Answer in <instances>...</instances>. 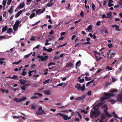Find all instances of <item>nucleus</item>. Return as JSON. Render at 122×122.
<instances>
[{"instance_id":"56","label":"nucleus","mask_w":122,"mask_h":122,"mask_svg":"<svg viewBox=\"0 0 122 122\" xmlns=\"http://www.w3.org/2000/svg\"><path fill=\"white\" fill-rule=\"evenodd\" d=\"M92 8H93V10H94V9H95V5H94V4L93 3H92Z\"/></svg>"},{"instance_id":"50","label":"nucleus","mask_w":122,"mask_h":122,"mask_svg":"<svg viewBox=\"0 0 122 122\" xmlns=\"http://www.w3.org/2000/svg\"><path fill=\"white\" fill-rule=\"evenodd\" d=\"M50 81V79H49L48 80H46L44 82H43V83L44 84H47L49 81Z\"/></svg>"},{"instance_id":"27","label":"nucleus","mask_w":122,"mask_h":122,"mask_svg":"<svg viewBox=\"0 0 122 122\" xmlns=\"http://www.w3.org/2000/svg\"><path fill=\"white\" fill-rule=\"evenodd\" d=\"M106 69L109 71L112 70L113 69L112 67H109V66H107L106 67Z\"/></svg>"},{"instance_id":"19","label":"nucleus","mask_w":122,"mask_h":122,"mask_svg":"<svg viewBox=\"0 0 122 122\" xmlns=\"http://www.w3.org/2000/svg\"><path fill=\"white\" fill-rule=\"evenodd\" d=\"M102 108L103 109L104 112L106 111V110L107 109L108 107L106 105H105L102 107Z\"/></svg>"},{"instance_id":"13","label":"nucleus","mask_w":122,"mask_h":122,"mask_svg":"<svg viewBox=\"0 0 122 122\" xmlns=\"http://www.w3.org/2000/svg\"><path fill=\"white\" fill-rule=\"evenodd\" d=\"M46 95H50L51 94V91L49 90L45 91L43 92Z\"/></svg>"},{"instance_id":"36","label":"nucleus","mask_w":122,"mask_h":122,"mask_svg":"<svg viewBox=\"0 0 122 122\" xmlns=\"http://www.w3.org/2000/svg\"><path fill=\"white\" fill-rule=\"evenodd\" d=\"M35 14L34 13H33L32 14L30 15V19L32 18L33 17H34L35 15Z\"/></svg>"},{"instance_id":"24","label":"nucleus","mask_w":122,"mask_h":122,"mask_svg":"<svg viewBox=\"0 0 122 122\" xmlns=\"http://www.w3.org/2000/svg\"><path fill=\"white\" fill-rule=\"evenodd\" d=\"M112 114L113 115L114 117L116 118L119 119V118L117 114H116L114 112H112Z\"/></svg>"},{"instance_id":"41","label":"nucleus","mask_w":122,"mask_h":122,"mask_svg":"<svg viewBox=\"0 0 122 122\" xmlns=\"http://www.w3.org/2000/svg\"><path fill=\"white\" fill-rule=\"evenodd\" d=\"M26 87L25 86H23L21 87V88L22 91H25V90Z\"/></svg>"},{"instance_id":"57","label":"nucleus","mask_w":122,"mask_h":122,"mask_svg":"<svg viewBox=\"0 0 122 122\" xmlns=\"http://www.w3.org/2000/svg\"><path fill=\"white\" fill-rule=\"evenodd\" d=\"M17 76L16 75H14L12 77V79H14L17 78Z\"/></svg>"},{"instance_id":"3","label":"nucleus","mask_w":122,"mask_h":122,"mask_svg":"<svg viewBox=\"0 0 122 122\" xmlns=\"http://www.w3.org/2000/svg\"><path fill=\"white\" fill-rule=\"evenodd\" d=\"M75 87L77 88V89L79 91L81 90L82 92L84 91L85 89V85H83V86L81 87L80 84L77 83L76 85L75 86Z\"/></svg>"},{"instance_id":"34","label":"nucleus","mask_w":122,"mask_h":122,"mask_svg":"<svg viewBox=\"0 0 122 122\" xmlns=\"http://www.w3.org/2000/svg\"><path fill=\"white\" fill-rule=\"evenodd\" d=\"M53 4L50 2H49L47 5L46 6L48 7H51L52 5Z\"/></svg>"},{"instance_id":"47","label":"nucleus","mask_w":122,"mask_h":122,"mask_svg":"<svg viewBox=\"0 0 122 122\" xmlns=\"http://www.w3.org/2000/svg\"><path fill=\"white\" fill-rule=\"evenodd\" d=\"M52 49L51 48H50L49 49H47V51L48 52H51L52 51Z\"/></svg>"},{"instance_id":"17","label":"nucleus","mask_w":122,"mask_h":122,"mask_svg":"<svg viewBox=\"0 0 122 122\" xmlns=\"http://www.w3.org/2000/svg\"><path fill=\"white\" fill-rule=\"evenodd\" d=\"M104 112L105 114L107 117H112L111 115L108 113L107 111H106Z\"/></svg>"},{"instance_id":"62","label":"nucleus","mask_w":122,"mask_h":122,"mask_svg":"<svg viewBox=\"0 0 122 122\" xmlns=\"http://www.w3.org/2000/svg\"><path fill=\"white\" fill-rule=\"evenodd\" d=\"M81 112L84 113L85 114H87V111H85L83 110H81Z\"/></svg>"},{"instance_id":"12","label":"nucleus","mask_w":122,"mask_h":122,"mask_svg":"<svg viewBox=\"0 0 122 122\" xmlns=\"http://www.w3.org/2000/svg\"><path fill=\"white\" fill-rule=\"evenodd\" d=\"M117 99L118 101L122 102V95L120 94L118 95L117 96Z\"/></svg>"},{"instance_id":"18","label":"nucleus","mask_w":122,"mask_h":122,"mask_svg":"<svg viewBox=\"0 0 122 122\" xmlns=\"http://www.w3.org/2000/svg\"><path fill=\"white\" fill-rule=\"evenodd\" d=\"M13 31L12 29L11 28H9L7 31V33L8 34L11 33Z\"/></svg>"},{"instance_id":"45","label":"nucleus","mask_w":122,"mask_h":122,"mask_svg":"<svg viewBox=\"0 0 122 122\" xmlns=\"http://www.w3.org/2000/svg\"><path fill=\"white\" fill-rule=\"evenodd\" d=\"M35 98H38V97L36 96H32L30 97V99H34Z\"/></svg>"},{"instance_id":"25","label":"nucleus","mask_w":122,"mask_h":122,"mask_svg":"<svg viewBox=\"0 0 122 122\" xmlns=\"http://www.w3.org/2000/svg\"><path fill=\"white\" fill-rule=\"evenodd\" d=\"M83 98V97H80L76 98L75 99L77 100L80 101L82 100Z\"/></svg>"},{"instance_id":"46","label":"nucleus","mask_w":122,"mask_h":122,"mask_svg":"<svg viewBox=\"0 0 122 122\" xmlns=\"http://www.w3.org/2000/svg\"><path fill=\"white\" fill-rule=\"evenodd\" d=\"M20 60L19 61H17V62H15L14 63H13V64H15V65H17L18 64L20 63Z\"/></svg>"},{"instance_id":"64","label":"nucleus","mask_w":122,"mask_h":122,"mask_svg":"<svg viewBox=\"0 0 122 122\" xmlns=\"http://www.w3.org/2000/svg\"><path fill=\"white\" fill-rule=\"evenodd\" d=\"M35 65L34 64H33L32 65V66H31V68H32V69H33L35 68Z\"/></svg>"},{"instance_id":"51","label":"nucleus","mask_w":122,"mask_h":122,"mask_svg":"<svg viewBox=\"0 0 122 122\" xmlns=\"http://www.w3.org/2000/svg\"><path fill=\"white\" fill-rule=\"evenodd\" d=\"M108 46L110 48H111L112 47V44L110 43L108 44Z\"/></svg>"},{"instance_id":"61","label":"nucleus","mask_w":122,"mask_h":122,"mask_svg":"<svg viewBox=\"0 0 122 122\" xmlns=\"http://www.w3.org/2000/svg\"><path fill=\"white\" fill-rule=\"evenodd\" d=\"M102 18H107V16H106V15L105 14H103L102 15Z\"/></svg>"},{"instance_id":"37","label":"nucleus","mask_w":122,"mask_h":122,"mask_svg":"<svg viewBox=\"0 0 122 122\" xmlns=\"http://www.w3.org/2000/svg\"><path fill=\"white\" fill-rule=\"evenodd\" d=\"M79 64H80V61H79L77 62L76 64V67L77 66H80Z\"/></svg>"},{"instance_id":"21","label":"nucleus","mask_w":122,"mask_h":122,"mask_svg":"<svg viewBox=\"0 0 122 122\" xmlns=\"http://www.w3.org/2000/svg\"><path fill=\"white\" fill-rule=\"evenodd\" d=\"M20 83L22 85L25 84L26 83V81L23 79L20 80Z\"/></svg>"},{"instance_id":"43","label":"nucleus","mask_w":122,"mask_h":122,"mask_svg":"<svg viewBox=\"0 0 122 122\" xmlns=\"http://www.w3.org/2000/svg\"><path fill=\"white\" fill-rule=\"evenodd\" d=\"M32 53V52L31 53H30V54H27V55H25L24 56V57L25 58H28L29 56Z\"/></svg>"},{"instance_id":"28","label":"nucleus","mask_w":122,"mask_h":122,"mask_svg":"<svg viewBox=\"0 0 122 122\" xmlns=\"http://www.w3.org/2000/svg\"><path fill=\"white\" fill-rule=\"evenodd\" d=\"M117 91V89H112L110 91V92L111 93L115 92H116Z\"/></svg>"},{"instance_id":"40","label":"nucleus","mask_w":122,"mask_h":122,"mask_svg":"<svg viewBox=\"0 0 122 122\" xmlns=\"http://www.w3.org/2000/svg\"><path fill=\"white\" fill-rule=\"evenodd\" d=\"M36 107V106L34 104H33L31 105V108L33 109H35Z\"/></svg>"},{"instance_id":"4","label":"nucleus","mask_w":122,"mask_h":122,"mask_svg":"<svg viewBox=\"0 0 122 122\" xmlns=\"http://www.w3.org/2000/svg\"><path fill=\"white\" fill-rule=\"evenodd\" d=\"M59 115L63 117V119L65 120H69L72 117V116H70L68 117L67 115L63 114L61 113H58L56 114V115Z\"/></svg>"},{"instance_id":"38","label":"nucleus","mask_w":122,"mask_h":122,"mask_svg":"<svg viewBox=\"0 0 122 122\" xmlns=\"http://www.w3.org/2000/svg\"><path fill=\"white\" fill-rule=\"evenodd\" d=\"M35 95H38L39 97H41L42 96V94L38 93H35L34 94Z\"/></svg>"},{"instance_id":"9","label":"nucleus","mask_w":122,"mask_h":122,"mask_svg":"<svg viewBox=\"0 0 122 122\" xmlns=\"http://www.w3.org/2000/svg\"><path fill=\"white\" fill-rule=\"evenodd\" d=\"M25 5V4L24 2L21 3L19 6L18 7L16 8V9H19V10L24 7Z\"/></svg>"},{"instance_id":"22","label":"nucleus","mask_w":122,"mask_h":122,"mask_svg":"<svg viewBox=\"0 0 122 122\" xmlns=\"http://www.w3.org/2000/svg\"><path fill=\"white\" fill-rule=\"evenodd\" d=\"M7 30V26H5L3 27L2 29V32H3Z\"/></svg>"},{"instance_id":"20","label":"nucleus","mask_w":122,"mask_h":122,"mask_svg":"<svg viewBox=\"0 0 122 122\" xmlns=\"http://www.w3.org/2000/svg\"><path fill=\"white\" fill-rule=\"evenodd\" d=\"M73 65V64L72 63H67L66 66V67H70L72 66Z\"/></svg>"},{"instance_id":"44","label":"nucleus","mask_w":122,"mask_h":122,"mask_svg":"<svg viewBox=\"0 0 122 122\" xmlns=\"http://www.w3.org/2000/svg\"><path fill=\"white\" fill-rule=\"evenodd\" d=\"M12 0H8L7 2V4L8 5H10L11 4Z\"/></svg>"},{"instance_id":"14","label":"nucleus","mask_w":122,"mask_h":122,"mask_svg":"<svg viewBox=\"0 0 122 122\" xmlns=\"http://www.w3.org/2000/svg\"><path fill=\"white\" fill-rule=\"evenodd\" d=\"M112 27L115 28V30L117 31H120V30L119 29V27L116 25H114L112 26Z\"/></svg>"},{"instance_id":"7","label":"nucleus","mask_w":122,"mask_h":122,"mask_svg":"<svg viewBox=\"0 0 122 122\" xmlns=\"http://www.w3.org/2000/svg\"><path fill=\"white\" fill-rule=\"evenodd\" d=\"M20 24V22L19 21H17L13 26V29L14 31H16V30L17 29L19 25Z\"/></svg>"},{"instance_id":"33","label":"nucleus","mask_w":122,"mask_h":122,"mask_svg":"<svg viewBox=\"0 0 122 122\" xmlns=\"http://www.w3.org/2000/svg\"><path fill=\"white\" fill-rule=\"evenodd\" d=\"M92 28V26L90 25H89L87 27V28L86 29V30H90Z\"/></svg>"},{"instance_id":"60","label":"nucleus","mask_w":122,"mask_h":122,"mask_svg":"<svg viewBox=\"0 0 122 122\" xmlns=\"http://www.w3.org/2000/svg\"><path fill=\"white\" fill-rule=\"evenodd\" d=\"M105 49V48L104 47L102 48L101 49H100L99 50V51L101 52L103 50Z\"/></svg>"},{"instance_id":"1","label":"nucleus","mask_w":122,"mask_h":122,"mask_svg":"<svg viewBox=\"0 0 122 122\" xmlns=\"http://www.w3.org/2000/svg\"><path fill=\"white\" fill-rule=\"evenodd\" d=\"M101 105V103H100L94 107L93 108L94 110V111L91 110L90 116L91 118H96L100 115L101 112L98 110L99 108V106Z\"/></svg>"},{"instance_id":"29","label":"nucleus","mask_w":122,"mask_h":122,"mask_svg":"<svg viewBox=\"0 0 122 122\" xmlns=\"http://www.w3.org/2000/svg\"><path fill=\"white\" fill-rule=\"evenodd\" d=\"M105 118V116L103 114H102L101 116V120H104Z\"/></svg>"},{"instance_id":"30","label":"nucleus","mask_w":122,"mask_h":122,"mask_svg":"<svg viewBox=\"0 0 122 122\" xmlns=\"http://www.w3.org/2000/svg\"><path fill=\"white\" fill-rule=\"evenodd\" d=\"M112 13L111 12H109L108 13H107V18L110 17L111 16Z\"/></svg>"},{"instance_id":"58","label":"nucleus","mask_w":122,"mask_h":122,"mask_svg":"<svg viewBox=\"0 0 122 122\" xmlns=\"http://www.w3.org/2000/svg\"><path fill=\"white\" fill-rule=\"evenodd\" d=\"M36 37H35L34 36H32L30 39V40L33 41L34 40V39L36 38Z\"/></svg>"},{"instance_id":"2","label":"nucleus","mask_w":122,"mask_h":122,"mask_svg":"<svg viewBox=\"0 0 122 122\" xmlns=\"http://www.w3.org/2000/svg\"><path fill=\"white\" fill-rule=\"evenodd\" d=\"M104 95L105 96L102 97L101 98V101H103L105 100L109 99L110 97H112L114 95L113 94L109 93H105Z\"/></svg>"},{"instance_id":"10","label":"nucleus","mask_w":122,"mask_h":122,"mask_svg":"<svg viewBox=\"0 0 122 122\" xmlns=\"http://www.w3.org/2000/svg\"><path fill=\"white\" fill-rule=\"evenodd\" d=\"M25 10L24 9L21 10L18 12L15 15V17L17 18L20 15L22 12H24Z\"/></svg>"},{"instance_id":"16","label":"nucleus","mask_w":122,"mask_h":122,"mask_svg":"<svg viewBox=\"0 0 122 122\" xmlns=\"http://www.w3.org/2000/svg\"><path fill=\"white\" fill-rule=\"evenodd\" d=\"M13 8L14 6H11L10 9L8 11V12L10 14L12 13L13 12Z\"/></svg>"},{"instance_id":"35","label":"nucleus","mask_w":122,"mask_h":122,"mask_svg":"<svg viewBox=\"0 0 122 122\" xmlns=\"http://www.w3.org/2000/svg\"><path fill=\"white\" fill-rule=\"evenodd\" d=\"M95 56L96 59L97 61V62L99 60L101 59V57H98L96 55H95Z\"/></svg>"},{"instance_id":"63","label":"nucleus","mask_w":122,"mask_h":122,"mask_svg":"<svg viewBox=\"0 0 122 122\" xmlns=\"http://www.w3.org/2000/svg\"><path fill=\"white\" fill-rule=\"evenodd\" d=\"M63 83H60V84H58L57 85V86H62L63 85Z\"/></svg>"},{"instance_id":"23","label":"nucleus","mask_w":122,"mask_h":122,"mask_svg":"<svg viewBox=\"0 0 122 122\" xmlns=\"http://www.w3.org/2000/svg\"><path fill=\"white\" fill-rule=\"evenodd\" d=\"M6 0H3L2 2V4L3 5V7L5 8V7L6 5Z\"/></svg>"},{"instance_id":"6","label":"nucleus","mask_w":122,"mask_h":122,"mask_svg":"<svg viewBox=\"0 0 122 122\" xmlns=\"http://www.w3.org/2000/svg\"><path fill=\"white\" fill-rule=\"evenodd\" d=\"M37 115H41L42 113L44 114H46V113L44 111L42 110V107L41 106H40L39 107L38 109V111L37 112H36Z\"/></svg>"},{"instance_id":"31","label":"nucleus","mask_w":122,"mask_h":122,"mask_svg":"<svg viewBox=\"0 0 122 122\" xmlns=\"http://www.w3.org/2000/svg\"><path fill=\"white\" fill-rule=\"evenodd\" d=\"M94 52L95 54V55H96L95 54H97L98 55H99V56H101V53L99 52H97V51H94Z\"/></svg>"},{"instance_id":"32","label":"nucleus","mask_w":122,"mask_h":122,"mask_svg":"<svg viewBox=\"0 0 122 122\" xmlns=\"http://www.w3.org/2000/svg\"><path fill=\"white\" fill-rule=\"evenodd\" d=\"M41 10V9H38L37 11L36 12V15L38 14H40L41 13V12H40V11Z\"/></svg>"},{"instance_id":"5","label":"nucleus","mask_w":122,"mask_h":122,"mask_svg":"<svg viewBox=\"0 0 122 122\" xmlns=\"http://www.w3.org/2000/svg\"><path fill=\"white\" fill-rule=\"evenodd\" d=\"M26 99V97H22L20 98H15L13 99V100L17 102H19L24 101Z\"/></svg>"},{"instance_id":"53","label":"nucleus","mask_w":122,"mask_h":122,"mask_svg":"<svg viewBox=\"0 0 122 122\" xmlns=\"http://www.w3.org/2000/svg\"><path fill=\"white\" fill-rule=\"evenodd\" d=\"M91 91H89L87 93V94L88 96H90L91 95Z\"/></svg>"},{"instance_id":"42","label":"nucleus","mask_w":122,"mask_h":122,"mask_svg":"<svg viewBox=\"0 0 122 122\" xmlns=\"http://www.w3.org/2000/svg\"><path fill=\"white\" fill-rule=\"evenodd\" d=\"M85 78L86 81H89L91 80V79L89 77L87 76H85Z\"/></svg>"},{"instance_id":"26","label":"nucleus","mask_w":122,"mask_h":122,"mask_svg":"<svg viewBox=\"0 0 122 122\" xmlns=\"http://www.w3.org/2000/svg\"><path fill=\"white\" fill-rule=\"evenodd\" d=\"M41 0H34L33 2L35 5H37L38 4V2L41 1Z\"/></svg>"},{"instance_id":"55","label":"nucleus","mask_w":122,"mask_h":122,"mask_svg":"<svg viewBox=\"0 0 122 122\" xmlns=\"http://www.w3.org/2000/svg\"><path fill=\"white\" fill-rule=\"evenodd\" d=\"M101 22L99 21H98L97 22L96 25H100Z\"/></svg>"},{"instance_id":"8","label":"nucleus","mask_w":122,"mask_h":122,"mask_svg":"<svg viewBox=\"0 0 122 122\" xmlns=\"http://www.w3.org/2000/svg\"><path fill=\"white\" fill-rule=\"evenodd\" d=\"M37 57L40 59H41V61H44L46 60L48 58V56H45L44 57L43 56H38Z\"/></svg>"},{"instance_id":"54","label":"nucleus","mask_w":122,"mask_h":122,"mask_svg":"<svg viewBox=\"0 0 122 122\" xmlns=\"http://www.w3.org/2000/svg\"><path fill=\"white\" fill-rule=\"evenodd\" d=\"M41 46H40V45H38L36 46L35 47V48L39 49L40 47Z\"/></svg>"},{"instance_id":"48","label":"nucleus","mask_w":122,"mask_h":122,"mask_svg":"<svg viewBox=\"0 0 122 122\" xmlns=\"http://www.w3.org/2000/svg\"><path fill=\"white\" fill-rule=\"evenodd\" d=\"M110 101L111 102L112 104H114L116 101V100L112 99L110 100Z\"/></svg>"},{"instance_id":"59","label":"nucleus","mask_w":122,"mask_h":122,"mask_svg":"<svg viewBox=\"0 0 122 122\" xmlns=\"http://www.w3.org/2000/svg\"><path fill=\"white\" fill-rule=\"evenodd\" d=\"M80 15L82 17H83L84 16V13L83 12H81L80 14Z\"/></svg>"},{"instance_id":"39","label":"nucleus","mask_w":122,"mask_h":122,"mask_svg":"<svg viewBox=\"0 0 122 122\" xmlns=\"http://www.w3.org/2000/svg\"><path fill=\"white\" fill-rule=\"evenodd\" d=\"M48 36L49 41H51L53 38V37L49 35Z\"/></svg>"},{"instance_id":"52","label":"nucleus","mask_w":122,"mask_h":122,"mask_svg":"<svg viewBox=\"0 0 122 122\" xmlns=\"http://www.w3.org/2000/svg\"><path fill=\"white\" fill-rule=\"evenodd\" d=\"M84 81V79H80L79 81V82L81 83H83Z\"/></svg>"},{"instance_id":"49","label":"nucleus","mask_w":122,"mask_h":122,"mask_svg":"<svg viewBox=\"0 0 122 122\" xmlns=\"http://www.w3.org/2000/svg\"><path fill=\"white\" fill-rule=\"evenodd\" d=\"M117 80V79H116L114 78V77H113L112 78V81L113 82H114Z\"/></svg>"},{"instance_id":"11","label":"nucleus","mask_w":122,"mask_h":122,"mask_svg":"<svg viewBox=\"0 0 122 122\" xmlns=\"http://www.w3.org/2000/svg\"><path fill=\"white\" fill-rule=\"evenodd\" d=\"M36 72V70H32L28 72L29 76H31L35 75Z\"/></svg>"},{"instance_id":"15","label":"nucleus","mask_w":122,"mask_h":122,"mask_svg":"<svg viewBox=\"0 0 122 122\" xmlns=\"http://www.w3.org/2000/svg\"><path fill=\"white\" fill-rule=\"evenodd\" d=\"M109 0L108 2V5L109 7H111L114 5L112 3L113 2V1L112 0Z\"/></svg>"}]
</instances>
